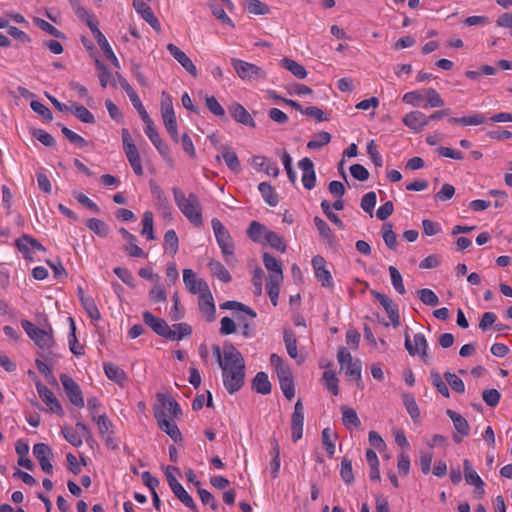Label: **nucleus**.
<instances>
[{
    "label": "nucleus",
    "mask_w": 512,
    "mask_h": 512,
    "mask_svg": "<svg viewBox=\"0 0 512 512\" xmlns=\"http://www.w3.org/2000/svg\"><path fill=\"white\" fill-rule=\"evenodd\" d=\"M223 384L230 394L239 391L245 382V361L233 346L225 344V360L221 361Z\"/></svg>",
    "instance_id": "nucleus-1"
},
{
    "label": "nucleus",
    "mask_w": 512,
    "mask_h": 512,
    "mask_svg": "<svg viewBox=\"0 0 512 512\" xmlns=\"http://www.w3.org/2000/svg\"><path fill=\"white\" fill-rule=\"evenodd\" d=\"M173 194L175 203L180 211L193 225L200 227L203 224V217L199 197L195 193H190L186 196L178 187L173 188Z\"/></svg>",
    "instance_id": "nucleus-2"
},
{
    "label": "nucleus",
    "mask_w": 512,
    "mask_h": 512,
    "mask_svg": "<svg viewBox=\"0 0 512 512\" xmlns=\"http://www.w3.org/2000/svg\"><path fill=\"white\" fill-rule=\"evenodd\" d=\"M21 325L26 334L41 350V357H43L45 360H49L50 356L52 355L51 349L55 344L52 328L50 327L48 330L40 329L29 320H22Z\"/></svg>",
    "instance_id": "nucleus-3"
},
{
    "label": "nucleus",
    "mask_w": 512,
    "mask_h": 512,
    "mask_svg": "<svg viewBox=\"0 0 512 512\" xmlns=\"http://www.w3.org/2000/svg\"><path fill=\"white\" fill-rule=\"evenodd\" d=\"M211 225L226 263L229 266H235L237 260L234 255V243L229 231L217 218L212 219Z\"/></svg>",
    "instance_id": "nucleus-4"
},
{
    "label": "nucleus",
    "mask_w": 512,
    "mask_h": 512,
    "mask_svg": "<svg viewBox=\"0 0 512 512\" xmlns=\"http://www.w3.org/2000/svg\"><path fill=\"white\" fill-rule=\"evenodd\" d=\"M161 115L163 118L164 126L169 133L172 140L176 143L179 141L177 130V120L174 112L172 97L166 92L161 93Z\"/></svg>",
    "instance_id": "nucleus-5"
},
{
    "label": "nucleus",
    "mask_w": 512,
    "mask_h": 512,
    "mask_svg": "<svg viewBox=\"0 0 512 512\" xmlns=\"http://www.w3.org/2000/svg\"><path fill=\"white\" fill-rule=\"evenodd\" d=\"M179 472L177 467L168 466L165 471V475L168 484L174 493V495L188 508L196 511V504L189 493L184 489L181 483L177 480L175 473Z\"/></svg>",
    "instance_id": "nucleus-6"
},
{
    "label": "nucleus",
    "mask_w": 512,
    "mask_h": 512,
    "mask_svg": "<svg viewBox=\"0 0 512 512\" xmlns=\"http://www.w3.org/2000/svg\"><path fill=\"white\" fill-rule=\"evenodd\" d=\"M231 64L238 77L245 81H259L266 78L265 71L255 64L232 58Z\"/></svg>",
    "instance_id": "nucleus-7"
},
{
    "label": "nucleus",
    "mask_w": 512,
    "mask_h": 512,
    "mask_svg": "<svg viewBox=\"0 0 512 512\" xmlns=\"http://www.w3.org/2000/svg\"><path fill=\"white\" fill-rule=\"evenodd\" d=\"M337 360L345 374L355 380L358 385L361 383V361L353 359L351 353L346 348H340L337 353Z\"/></svg>",
    "instance_id": "nucleus-8"
},
{
    "label": "nucleus",
    "mask_w": 512,
    "mask_h": 512,
    "mask_svg": "<svg viewBox=\"0 0 512 512\" xmlns=\"http://www.w3.org/2000/svg\"><path fill=\"white\" fill-rule=\"evenodd\" d=\"M404 346L410 356H419L425 363L428 362V342L424 334L417 333L411 340L406 330Z\"/></svg>",
    "instance_id": "nucleus-9"
},
{
    "label": "nucleus",
    "mask_w": 512,
    "mask_h": 512,
    "mask_svg": "<svg viewBox=\"0 0 512 512\" xmlns=\"http://www.w3.org/2000/svg\"><path fill=\"white\" fill-rule=\"evenodd\" d=\"M201 284L203 287L202 290L204 291L199 294L198 307L206 321L213 322L216 319L214 299L207 282Z\"/></svg>",
    "instance_id": "nucleus-10"
},
{
    "label": "nucleus",
    "mask_w": 512,
    "mask_h": 512,
    "mask_svg": "<svg viewBox=\"0 0 512 512\" xmlns=\"http://www.w3.org/2000/svg\"><path fill=\"white\" fill-rule=\"evenodd\" d=\"M60 380L69 401L76 407L82 408L85 405L80 386L67 374H61Z\"/></svg>",
    "instance_id": "nucleus-11"
},
{
    "label": "nucleus",
    "mask_w": 512,
    "mask_h": 512,
    "mask_svg": "<svg viewBox=\"0 0 512 512\" xmlns=\"http://www.w3.org/2000/svg\"><path fill=\"white\" fill-rule=\"evenodd\" d=\"M312 266L315 272L316 279L325 288H333L334 282L330 271L326 268V260L321 255H316L312 258Z\"/></svg>",
    "instance_id": "nucleus-12"
},
{
    "label": "nucleus",
    "mask_w": 512,
    "mask_h": 512,
    "mask_svg": "<svg viewBox=\"0 0 512 512\" xmlns=\"http://www.w3.org/2000/svg\"><path fill=\"white\" fill-rule=\"evenodd\" d=\"M304 425V407L299 399L294 405V411L291 416V438L295 443L302 438Z\"/></svg>",
    "instance_id": "nucleus-13"
},
{
    "label": "nucleus",
    "mask_w": 512,
    "mask_h": 512,
    "mask_svg": "<svg viewBox=\"0 0 512 512\" xmlns=\"http://www.w3.org/2000/svg\"><path fill=\"white\" fill-rule=\"evenodd\" d=\"M36 389L40 398L48 406L49 410L52 413H55L57 415H63L64 411L61 406V403L56 398L54 393L46 385H44L41 381H37Z\"/></svg>",
    "instance_id": "nucleus-14"
},
{
    "label": "nucleus",
    "mask_w": 512,
    "mask_h": 512,
    "mask_svg": "<svg viewBox=\"0 0 512 512\" xmlns=\"http://www.w3.org/2000/svg\"><path fill=\"white\" fill-rule=\"evenodd\" d=\"M143 320L157 335L166 339L173 337L172 328L164 319L156 317L149 311H145L143 313Z\"/></svg>",
    "instance_id": "nucleus-15"
},
{
    "label": "nucleus",
    "mask_w": 512,
    "mask_h": 512,
    "mask_svg": "<svg viewBox=\"0 0 512 512\" xmlns=\"http://www.w3.org/2000/svg\"><path fill=\"white\" fill-rule=\"evenodd\" d=\"M371 295L381 304V306L385 309L388 314V317L394 327L400 325V316L398 313V308L394 304L393 300L389 298L387 295L380 293L376 290L371 291Z\"/></svg>",
    "instance_id": "nucleus-16"
},
{
    "label": "nucleus",
    "mask_w": 512,
    "mask_h": 512,
    "mask_svg": "<svg viewBox=\"0 0 512 512\" xmlns=\"http://www.w3.org/2000/svg\"><path fill=\"white\" fill-rule=\"evenodd\" d=\"M33 454L38 460L41 469L47 473H53V465L51 464L50 457L53 456L51 448L45 443H37L33 447Z\"/></svg>",
    "instance_id": "nucleus-17"
},
{
    "label": "nucleus",
    "mask_w": 512,
    "mask_h": 512,
    "mask_svg": "<svg viewBox=\"0 0 512 512\" xmlns=\"http://www.w3.org/2000/svg\"><path fill=\"white\" fill-rule=\"evenodd\" d=\"M446 414L452 420L454 428L459 434L453 435V440L456 443H461L462 437H466L470 433V425L468 421L461 414L450 409L446 411Z\"/></svg>",
    "instance_id": "nucleus-18"
},
{
    "label": "nucleus",
    "mask_w": 512,
    "mask_h": 512,
    "mask_svg": "<svg viewBox=\"0 0 512 512\" xmlns=\"http://www.w3.org/2000/svg\"><path fill=\"white\" fill-rule=\"evenodd\" d=\"M299 168L302 170V184L307 190H311L316 185V173L313 161L305 157L298 162Z\"/></svg>",
    "instance_id": "nucleus-19"
},
{
    "label": "nucleus",
    "mask_w": 512,
    "mask_h": 512,
    "mask_svg": "<svg viewBox=\"0 0 512 512\" xmlns=\"http://www.w3.org/2000/svg\"><path fill=\"white\" fill-rule=\"evenodd\" d=\"M167 50L173 58L193 77H197L198 71L192 60L175 44L169 43Z\"/></svg>",
    "instance_id": "nucleus-20"
},
{
    "label": "nucleus",
    "mask_w": 512,
    "mask_h": 512,
    "mask_svg": "<svg viewBox=\"0 0 512 512\" xmlns=\"http://www.w3.org/2000/svg\"><path fill=\"white\" fill-rule=\"evenodd\" d=\"M402 122L409 129L418 133L421 132L425 126L428 125L429 118H427V116L423 112L415 110L407 113L402 118Z\"/></svg>",
    "instance_id": "nucleus-21"
},
{
    "label": "nucleus",
    "mask_w": 512,
    "mask_h": 512,
    "mask_svg": "<svg viewBox=\"0 0 512 512\" xmlns=\"http://www.w3.org/2000/svg\"><path fill=\"white\" fill-rule=\"evenodd\" d=\"M464 477L468 484L475 487V494L479 497L484 495V482L478 475V473L472 468L471 463L468 459L463 461Z\"/></svg>",
    "instance_id": "nucleus-22"
},
{
    "label": "nucleus",
    "mask_w": 512,
    "mask_h": 512,
    "mask_svg": "<svg viewBox=\"0 0 512 512\" xmlns=\"http://www.w3.org/2000/svg\"><path fill=\"white\" fill-rule=\"evenodd\" d=\"M133 7L141 15V17L150 24V26L157 32L161 30V25L158 18L154 15L151 7L141 0H134Z\"/></svg>",
    "instance_id": "nucleus-23"
},
{
    "label": "nucleus",
    "mask_w": 512,
    "mask_h": 512,
    "mask_svg": "<svg viewBox=\"0 0 512 512\" xmlns=\"http://www.w3.org/2000/svg\"><path fill=\"white\" fill-rule=\"evenodd\" d=\"M91 32L106 58L110 60L115 67L119 68V61L104 34L99 30L98 27H91Z\"/></svg>",
    "instance_id": "nucleus-24"
},
{
    "label": "nucleus",
    "mask_w": 512,
    "mask_h": 512,
    "mask_svg": "<svg viewBox=\"0 0 512 512\" xmlns=\"http://www.w3.org/2000/svg\"><path fill=\"white\" fill-rule=\"evenodd\" d=\"M229 113L236 122L242 125L252 128L256 126V123L251 114L246 110V108L243 105L239 103H233L229 107Z\"/></svg>",
    "instance_id": "nucleus-25"
},
{
    "label": "nucleus",
    "mask_w": 512,
    "mask_h": 512,
    "mask_svg": "<svg viewBox=\"0 0 512 512\" xmlns=\"http://www.w3.org/2000/svg\"><path fill=\"white\" fill-rule=\"evenodd\" d=\"M314 224L319 232V235L323 239V241L331 248L337 249L338 241L333 234L329 225L320 217L316 216L314 218Z\"/></svg>",
    "instance_id": "nucleus-26"
},
{
    "label": "nucleus",
    "mask_w": 512,
    "mask_h": 512,
    "mask_svg": "<svg viewBox=\"0 0 512 512\" xmlns=\"http://www.w3.org/2000/svg\"><path fill=\"white\" fill-rule=\"evenodd\" d=\"M219 150L221 155L216 156V161L220 162L222 158L230 170L240 172L241 166L237 154L229 146H220Z\"/></svg>",
    "instance_id": "nucleus-27"
},
{
    "label": "nucleus",
    "mask_w": 512,
    "mask_h": 512,
    "mask_svg": "<svg viewBox=\"0 0 512 512\" xmlns=\"http://www.w3.org/2000/svg\"><path fill=\"white\" fill-rule=\"evenodd\" d=\"M149 187L151 191L152 198L155 202V205L162 209L164 213H167L170 211L171 206L169 204V200L166 197L163 189L154 181H149Z\"/></svg>",
    "instance_id": "nucleus-28"
},
{
    "label": "nucleus",
    "mask_w": 512,
    "mask_h": 512,
    "mask_svg": "<svg viewBox=\"0 0 512 512\" xmlns=\"http://www.w3.org/2000/svg\"><path fill=\"white\" fill-rule=\"evenodd\" d=\"M120 234L129 243V246L125 248L126 252L131 257L146 258L147 254L136 244L137 238L131 234L127 229L120 228Z\"/></svg>",
    "instance_id": "nucleus-29"
},
{
    "label": "nucleus",
    "mask_w": 512,
    "mask_h": 512,
    "mask_svg": "<svg viewBox=\"0 0 512 512\" xmlns=\"http://www.w3.org/2000/svg\"><path fill=\"white\" fill-rule=\"evenodd\" d=\"M252 165L256 169L264 171L267 175L273 177H277L280 173L277 164L263 156H255L252 160Z\"/></svg>",
    "instance_id": "nucleus-30"
},
{
    "label": "nucleus",
    "mask_w": 512,
    "mask_h": 512,
    "mask_svg": "<svg viewBox=\"0 0 512 512\" xmlns=\"http://www.w3.org/2000/svg\"><path fill=\"white\" fill-rule=\"evenodd\" d=\"M183 282L186 286V288L189 290L192 294H200L204 290H202V284L203 282H206L203 279H198L196 277V274L191 269H184L183 270Z\"/></svg>",
    "instance_id": "nucleus-31"
},
{
    "label": "nucleus",
    "mask_w": 512,
    "mask_h": 512,
    "mask_svg": "<svg viewBox=\"0 0 512 512\" xmlns=\"http://www.w3.org/2000/svg\"><path fill=\"white\" fill-rule=\"evenodd\" d=\"M263 263L265 268L269 271L268 279H274L276 276L283 279L282 264L274 256L269 253L263 254Z\"/></svg>",
    "instance_id": "nucleus-32"
},
{
    "label": "nucleus",
    "mask_w": 512,
    "mask_h": 512,
    "mask_svg": "<svg viewBox=\"0 0 512 512\" xmlns=\"http://www.w3.org/2000/svg\"><path fill=\"white\" fill-rule=\"evenodd\" d=\"M252 389L259 394L267 395L271 392L272 386L265 372H258L252 380Z\"/></svg>",
    "instance_id": "nucleus-33"
},
{
    "label": "nucleus",
    "mask_w": 512,
    "mask_h": 512,
    "mask_svg": "<svg viewBox=\"0 0 512 512\" xmlns=\"http://www.w3.org/2000/svg\"><path fill=\"white\" fill-rule=\"evenodd\" d=\"M124 152H125V155L129 161L134 173L137 176H142L143 175V167L141 164L140 155H139L136 145L124 148Z\"/></svg>",
    "instance_id": "nucleus-34"
},
{
    "label": "nucleus",
    "mask_w": 512,
    "mask_h": 512,
    "mask_svg": "<svg viewBox=\"0 0 512 512\" xmlns=\"http://www.w3.org/2000/svg\"><path fill=\"white\" fill-rule=\"evenodd\" d=\"M450 123L460 124L462 126H477L486 122V117L481 113H475L462 117H450Z\"/></svg>",
    "instance_id": "nucleus-35"
},
{
    "label": "nucleus",
    "mask_w": 512,
    "mask_h": 512,
    "mask_svg": "<svg viewBox=\"0 0 512 512\" xmlns=\"http://www.w3.org/2000/svg\"><path fill=\"white\" fill-rule=\"evenodd\" d=\"M104 372L110 380L120 385H123L127 379L124 370L110 362L104 363Z\"/></svg>",
    "instance_id": "nucleus-36"
},
{
    "label": "nucleus",
    "mask_w": 512,
    "mask_h": 512,
    "mask_svg": "<svg viewBox=\"0 0 512 512\" xmlns=\"http://www.w3.org/2000/svg\"><path fill=\"white\" fill-rule=\"evenodd\" d=\"M280 65L291 72L295 77L298 79H304L307 76V71L305 67L295 60H292L290 58H283L280 61Z\"/></svg>",
    "instance_id": "nucleus-37"
},
{
    "label": "nucleus",
    "mask_w": 512,
    "mask_h": 512,
    "mask_svg": "<svg viewBox=\"0 0 512 512\" xmlns=\"http://www.w3.org/2000/svg\"><path fill=\"white\" fill-rule=\"evenodd\" d=\"M341 412L343 424L348 429L358 428L361 426V421L353 408L342 406Z\"/></svg>",
    "instance_id": "nucleus-38"
},
{
    "label": "nucleus",
    "mask_w": 512,
    "mask_h": 512,
    "mask_svg": "<svg viewBox=\"0 0 512 512\" xmlns=\"http://www.w3.org/2000/svg\"><path fill=\"white\" fill-rule=\"evenodd\" d=\"M208 267L213 276L217 277L220 281L228 283L231 281V275L225 266L218 260H211Z\"/></svg>",
    "instance_id": "nucleus-39"
},
{
    "label": "nucleus",
    "mask_w": 512,
    "mask_h": 512,
    "mask_svg": "<svg viewBox=\"0 0 512 512\" xmlns=\"http://www.w3.org/2000/svg\"><path fill=\"white\" fill-rule=\"evenodd\" d=\"M258 189H259L264 201L268 205L275 207L278 204V202H279L278 196L275 193L274 188L268 182H261L258 185Z\"/></svg>",
    "instance_id": "nucleus-40"
},
{
    "label": "nucleus",
    "mask_w": 512,
    "mask_h": 512,
    "mask_svg": "<svg viewBox=\"0 0 512 512\" xmlns=\"http://www.w3.org/2000/svg\"><path fill=\"white\" fill-rule=\"evenodd\" d=\"M70 111L77 117L81 122L93 124L95 123L94 115L84 106L77 103H73Z\"/></svg>",
    "instance_id": "nucleus-41"
},
{
    "label": "nucleus",
    "mask_w": 512,
    "mask_h": 512,
    "mask_svg": "<svg viewBox=\"0 0 512 512\" xmlns=\"http://www.w3.org/2000/svg\"><path fill=\"white\" fill-rule=\"evenodd\" d=\"M220 308L226 309V310H234V311L244 312L245 314L250 316L252 319L257 317V313L253 309H251L249 306H247L241 302L234 301V300H229V301L222 303L220 305Z\"/></svg>",
    "instance_id": "nucleus-42"
},
{
    "label": "nucleus",
    "mask_w": 512,
    "mask_h": 512,
    "mask_svg": "<svg viewBox=\"0 0 512 512\" xmlns=\"http://www.w3.org/2000/svg\"><path fill=\"white\" fill-rule=\"evenodd\" d=\"M157 398L171 416L177 417L178 415L181 414L180 405L174 398L167 397L164 394L160 393L157 394Z\"/></svg>",
    "instance_id": "nucleus-43"
},
{
    "label": "nucleus",
    "mask_w": 512,
    "mask_h": 512,
    "mask_svg": "<svg viewBox=\"0 0 512 512\" xmlns=\"http://www.w3.org/2000/svg\"><path fill=\"white\" fill-rule=\"evenodd\" d=\"M267 231L269 230L264 225L257 221H252L247 229V235L252 241L260 242L262 236L265 238Z\"/></svg>",
    "instance_id": "nucleus-44"
},
{
    "label": "nucleus",
    "mask_w": 512,
    "mask_h": 512,
    "mask_svg": "<svg viewBox=\"0 0 512 512\" xmlns=\"http://www.w3.org/2000/svg\"><path fill=\"white\" fill-rule=\"evenodd\" d=\"M283 279H279L278 276L274 279H268L266 284V290L273 306H277L278 297L280 293V283Z\"/></svg>",
    "instance_id": "nucleus-45"
},
{
    "label": "nucleus",
    "mask_w": 512,
    "mask_h": 512,
    "mask_svg": "<svg viewBox=\"0 0 512 512\" xmlns=\"http://www.w3.org/2000/svg\"><path fill=\"white\" fill-rule=\"evenodd\" d=\"M245 8L253 15H266L270 12L269 6L260 0H246Z\"/></svg>",
    "instance_id": "nucleus-46"
},
{
    "label": "nucleus",
    "mask_w": 512,
    "mask_h": 512,
    "mask_svg": "<svg viewBox=\"0 0 512 512\" xmlns=\"http://www.w3.org/2000/svg\"><path fill=\"white\" fill-rule=\"evenodd\" d=\"M331 141V134L325 131L316 133L307 143V147L312 150L320 149Z\"/></svg>",
    "instance_id": "nucleus-47"
},
{
    "label": "nucleus",
    "mask_w": 512,
    "mask_h": 512,
    "mask_svg": "<svg viewBox=\"0 0 512 512\" xmlns=\"http://www.w3.org/2000/svg\"><path fill=\"white\" fill-rule=\"evenodd\" d=\"M159 428L170 436L175 442L182 440V434L173 420H163Z\"/></svg>",
    "instance_id": "nucleus-48"
},
{
    "label": "nucleus",
    "mask_w": 512,
    "mask_h": 512,
    "mask_svg": "<svg viewBox=\"0 0 512 512\" xmlns=\"http://www.w3.org/2000/svg\"><path fill=\"white\" fill-rule=\"evenodd\" d=\"M33 22L37 27H39L41 30L45 31L49 35L54 36L56 38L65 39V35L46 20L41 19L39 17H34Z\"/></svg>",
    "instance_id": "nucleus-49"
},
{
    "label": "nucleus",
    "mask_w": 512,
    "mask_h": 512,
    "mask_svg": "<svg viewBox=\"0 0 512 512\" xmlns=\"http://www.w3.org/2000/svg\"><path fill=\"white\" fill-rule=\"evenodd\" d=\"M403 403L408 414L414 421H416L420 417V410L414 396L410 393L403 394Z\"/></svg>",
    "instance_id": "nucleus-50"
},
{
    "label": "nucleus",
    "mask_w": 512,
    "mask_h": 512,
    "mask_svg": "<svg viewBox=\"0 0 512 512\" xmlns=\"http://www.w3.org/2000/svg\"><path fill=\"white\" fill-rule=\"evenodd\" d=\"M86 226L94 232L96 235L100 237H106L108 234V226L107 224L98 219V218H90L86 222Z\"/></svg>",
    "instance_id": "nucleus-51"
},
{
    "label": "nucleus",
    "mask_w": 512,
    "mask_h": 512,
    "mask_svg": "<svg viewBox=\"0 0 512 512\" xmlns=\"http://www.w3.org/2000/svg\"><path fill=\"white\" fill-rule=\"evenodd\" d=\"M173 337H168L169 340H181L184 337L190 336L192 334V327L187 323H177L172 327Z\"/></svg>",
    "instance_id": "nucleus-52"
},
{
    "label": "nucleus",
    "mask_w": 512,
    "mask_h": 512,
    "mask_svg": "<svg viewBox=\"0 0 512 512\" xmlns=\"http://www.w3.org/2000/svg\"><path fill=\"white\" fill-rule=\"evenodd\" d=\"M205 105L207 109L216 117L225 118V110L215 96H206Z\"/></svg>",
    "instance_id": "nucleus-53"
},
{
    "label": "nucleus",
    "mask_w": 512,
    "mask_h": 512,
    "mask_svg": "<svg viewBox=\"0 0 512 512\" xmlns=\"http://www.w3.org/2000/svg\"><path fill=\"white\" fill-rule=\"evenodd\" d=\"M430 377L432 381V385L435 387V389L444 397L449 398L450 397V391L446 385V383L443 381L441 375L439 372L432 370L430 372Z\"/></svg>",
    "instance_id": "nucleus-54"
},
{
    "label": "nucleus",
    "mask_w": 512,
    "mask_h": 512,
    "mask_svg": "<svg viewBox=\"0 0 512 512\" xmlns=\"http://www.w3.org/2000/svg\"><path fill=\"white\" fill-rule=\"evenodd\" d=\"M382 238L389 249H395L397 245V235L392 229L391 223H385L382 227Z\"/></svg>",
    "instance_id": "nucleus-55"
},
{
    "label": "nucleus",
    "mask_w": 512,
    "mask_h": 512,
    "mask_svg": "<svg viewBox=\"0 0 512 512\" xmlns=\"http://www.w3.org/2000/svg\"><path fill=\"white\" fill-rule=\"evenodd\" d=\"M165 249L168 250L172 255H175L178 251L179 239L176 232L173 229L166 231L164 235Z\"/></svg>",
    "instance_id": "nucleus-56"
},
{
    "label": "nucleus",
    "mask_w": 512,
    "mask_h": 512,
    "mask_svg": "<svg viewBox=\"0 0 512 512\" xmlns=\"http://www.w3.org/2000/svg\"><path fill=\"white\" fill-rule=\"evenodd\" d=\"M92 419L96 421L101 436L113 434V424L106 414L99 415L98 417L93 415Z\"/></svg>",
    "instance_id": "nucleus-57"
},
{
    "label": "nucleus",
    "mask_w": 512,
    "mask_h": 512,
    "mask_svg": "<svg viewBox=\"0 0 512 512\" xmlns=\"http://www.w3.org/2000/svg\"><path fill=\"white\" fill-rule=\"evenodd\" d=\"M96 67L99 70L98 78L100 81V85L103 88H106L108 83H111L113 86H115V82L113 80V75L107 69V67L99 60H96Z\"/></svg>",
    "instance_id": "nucleus-58"
},
{
    "label": "nucleus",
    "mask_w": 512,
    "mask_h": 512,
    "mask_svg": "<svg viewBox=\"0 0 512 512\" xmlns=\"http://www.w3.org/2000/svg\"><path fill=\"white\" fill-rule=\"evenodd\" d=\"M417 296L423 304L427 306H436L439 303V298L436 293L428 288H423L417 291Z\"/></svg>",
    "instance_id": "nucleus-59"
},
{
    "label": "nucleus",
    "mask_w": 512,
    "mask_h": 512,
    "mask_svg": "<svg viewBox=\"0 0 512 512\" xmlns=\"http://www.w3.org/2000/svg\"><path fill=\"white\" fill-rule=\"evenodd\" d=\"M340 476L342 480L348 485L354 482L352 462L346 457H344L341 461Z\"/></svg>",
    "instance_id": "nucleus-60"
},
{
    "label": "nucleus",
    "mask_w": 512,
    "mask_h": 512,
    "mask_svg": "<svg viewBox=\"0 0 512 512\" xmlns=\"http://www.w3.org/2000/svg\"><path fill=\"white\" fill-rule=\"evenodd\" d=\"M389 274H390L391 283H392L394 289L399 294L404 295L406 293V289L404 287L402 276H401L399 270L394 266H390Z\"/></svg>",
    "instance_id": "nucleus-61"
},
{
    "label": "nucleus",
    "mask_w": 512,
    "mask_h": 512,
    "mask_svg": "<svg viewBox=\"0 0 512 512\" xmlns=\"http://www.w3.org/2000/svg\"><path fill=\"white\" fill-rule=\"evenodd\" d=\"M265 240L266 242L274 249L280 251V252H285L286 250V245L282 239V237H280L277 233H275L274 231H267L266 232V235H265Z\"/></svg>",
    "instance_id": "nucleus-62"
},
{
    "label": "nucleus",
    "mask_w": 512,
    "mask_h": 512,
    "mask_svg": "<svg viewBox=\"0 0 512 512\" xmlns=\"http://www.w3.org/2000/svg\"><path fill=\"white\" fill-rule=\"evenodd\" d=\"M444 377L453 391H455L457 393L465 392L464 382L456 374L447 371L444 373Z\"/></svg>",
    "instance_id": "nucleus-63"
},
{
    "label": "nucleus",
    "mask_w": 512,
    "mask_h": 512,
    "mask_svg": "<svg viewBox=\"0 0 512 512\" xmlns=\"http://www.w3.org/2000/svg\"><path fill=\"white\" fill-rule=\"evenodd\" d=\"M209 7L212 11V14L222 23L227 24L231 27H234V23L231 18L226 14L224 9L217 4L216 2H212L209 4Z\"/></svg>",
    "instance_id": "nucleus-64"
}]
</instances>
